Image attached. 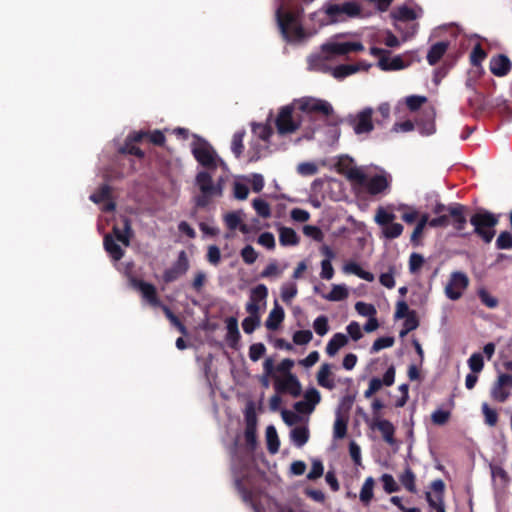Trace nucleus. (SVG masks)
Here are the masks:
<instances>
[{
  "instance_id": "1",
  "label": "nucleus",
  "mask_w": 512,
  "mask_h": 512,
  "mask_svg": "<svg viewBox=\"0 0 512 512\" xmlns=\"http://www.w3.org/2000/svg\"><path fill=\"white\" fill-rule=\"evenodd\" d=\"M364 50V46L359 41H331L321 46V51L318 54L309 57V67L312 70L327 72L332 71V75L336 79H344L360 70H367L370 65L364 63L357 64H341L331 69L327 62L333 60L338 56H345L350 53L360 52Z\"/></svg>"
},
{
  "instance_id": "2",
  "label": "nucleus",
  "mask_w": 512,
  "mask_h": 512,
  "mask_svg": "<svg viewBox=\"0 0 512 512\" xmlns=\"http://www.w3.org/2000/svg\"><path fill=\"white\" fill-rule=\"evenodd\" d=\"M302 9L284 11L280 6L276 10V18L279 29L283 37L288 40H302L305 37L304 29L301 25Z\"/></svg>"
},
{
  "instance_id": "3",
  "label": "nucleus",
  "mask_w": 512,
  "mask_h": 512,
  "mask_svg": "<svg viewBox=\"0 0 512 512\" xmlns=\"http://www.w3.org/2000/svg\"><path fill=\"white\" fill-rule=\"evenodd\" d=\"M473 226V234L480 238L483 243L489 244L496 235V226L499 223V215L488 210H480L474 213L470 219Z\"/></svg>"
},
{
  "instance_id": "4",
  "label": "nucleus",
  "mask_w": 512,
  "mask_h": 512,
  "mask_svg": "<svg viewBox=\"0 0 512 512\" xmlns=\"http://www.w3.org/2000/svg\"><path fill=\"white\" fill-rule=\"evenodd\" d=\"M195 181L201 192L200 195L195 197V205L198 208L207 207L214 196L222 195V186L219 183L214 184L209 170L198 172Z\"/></svg>"
},
{
  "instance_id": "5",
  "label": "nucleus",
  "mask_w": 512,
  "mask_h": 512,
  "mask_svg": "<svg viewBox=\"0 0 512 512\" xmlns=\"http://www.w3.org/2000/svg\"><path fill=\"white\" fill-rule=\"evenodd\" d=\"M195 140L191 143V153L196 161L206 170L214 171L217 169L218 155L211 144L205 139L194 135Z\"/></svg>"
},
{
  "instance_id": "6",
  "label": "nucleus",
  "mask_w": 512,
  "mask_h": 512,
  "mask_svg": "<svg viewBox=\"0 0 512 512\" xmlns=\"http://www.w3.org/2000/svg\"><path fill=\"white\" fill-rule=\"evenodd\" d=\"M301 117L295 112L293 105L280 108L275 120L277 132L280 135H288L296 132L301 126Z\"/></svg>"
},
{
  "instance_id": "7",
  "label": "nucleus",
  "mask_w": 512,
  "mask_h": 512,
  "mask_svg": "<svg viewBox=\"0 0 512 512\" xmlns=\"http://www.w3.org/2000/svg\"><path fill=\"white\" fill-rule=\"evenodd\" d=\"M324 11L331 22H338L345 20L347 17L358 16L361 13V8L358 3L348 1L328 4Z\"/></svg>"
},
{
  "instance_id": "8",
  "label": "nucleus",
  "mask_w": 512,
  "mask_h": 512,
  "mask_svg": "<svg viewBox=\"0 0 512 512\" xmlns=\"http://www.w3.org/2000/svg\"><path fill=\"white\" fill-rule=\"evenodd\" d=\"M468 285V276L463 272L455 271L451 274L449 282L445 287V294L450 300H458L462 297L463 291Z\"/></svg>"
},
{
  "instance_id": "9",
  "label": "nucleus",
  "mask_w": 512,
  "mask_h": 512,
  "mask_svg": "<svg viewBox=\"0 0 512 512\" xmlns=\"http://www.w3.org/2000/svg\"><path fill=\"white\" fill-rule=\"evenodd\" d=\"M298 109L306 114L320 113L329 116L333 113L332 106L324 100L305 97L297 101Z\"/></svg>"
},
{
  "instance_id": "10",
  "label": "nucleus",
  "mask_w": 512,
  "mask_h": 512,
  "mask_svg": "<svg viewBox=\"0 0 512 512\" xmlns=\"http://www.w3.org/2000/svg\"><path fill=\"white\" fill-rule=\"evenodd\" d=\"M189 260L184 250L180 251L177 260L163 273V281L171 283L185 275L189 269Z\"/></svg>"
},
{
  "instance_id": "11",
  "label": "nucleus",
  "mask_w": 512,
  "mask_h": 512,
  "mask_svg": "<svg viewBox=\"0 0 512 512\" xmlns=\"http://www.w3.org/2000/svg\"><path fill=\"white\" fill-rule=\"evenodd\" d=\"M512 388V375L500 374L491 388V397L500 403L505 402L510 396V389Z\"/></svg>"
},
{
  "instance_id": "12",
  "label": "nucleus",
  "mask_w": 512,
  "mask_h": 512,
  "mask_svg": "<svg viewBox=\"0 0 512 512\" xmlns=\"http://www.w3.org/2000/svg\"><path fill=\"white\" fill-rule=\"evenodd\" d=\"M351 163V158H341L336 164L337 171L340 174L345 175L349 181L355 182L358 185H363L366 182V174L358 167H352Z\"/></svg>"
},
{
  "instance_id": "13",
  "label": "nucleus",
  "mask_w": 512,
  "mask_h": 512,
  "mask_svg": "<svg viewBox=\"0 0 512 512\" xmlns=\"http://www.w3.org/2000/svg\"><path fill=\"white\" fill-rule=\"evenodd\" d=\"M372 114V108H365L355 118L350 120V124L356 134H365L373 130Z\"/></svg>"
},
{
  "instance_id": "14",
  "label": "nucleus",
  "mask_w": 512,
  "mask_h": 512,
  "mask_svg": "<svg viewBox=\"0 0 512 512\" xmlns=\"http://www.w3.org/2000/svg\"><path fill=\"white\" fill-rule=\"evenodd\" d=\"M277 393H288L293 397H299L302 392L301 383L294 374H288L284 379H277L275 382Z\"/></svg>"
},
{
  "instance_id": "15",
  "label": "nucleus",
  "mask_w": 512,
  "mask_h": 512,
  "mask_svg": "<svg viewBox=\"0 0 512 512\" xmlns=\"http://www.w3.org/2000/svg\"><path fill=\"white\" fill-rule=\"evenodd\" d=\"M468 208L460 203L450 204L449 220L450 224L458 232H462L467 224V212Z\"/></svg>"
},
{
  "instance_id": "16",
  "label": "nucleus",
  "mask_w": 512,
  "mask_h": 512,
  "mask_svg": "<svg viewBox=\"0 0 512 512\" xmlns=\"http://www.w3.org/2000/svg\"><path fill=\"white\" fill-rule=\"evenodd\" d=\"M489 69L497 77H504L512 69V63L505 54H497L490 59Z\"/></svg>"
},
{
  "instance_id": "17",
  "label": "nucleus",
  "mask_w": 512,
  "mask_h": 512,
  "mask_svg": "<svg viewBox=\"0 0 512 512\" xmlns=\"http://www.w3.org/2000/svg\"><path fill=\"white\" fill-rule=\"evenodd\" d=\"M391 17L397 22L395 24L396 29L399 31H402L403 24H405L407 26L408 22L416 20L419 17V15L417 14V12L414 9H412L406 5H403V6H399V7L395 8L391 12Z\"/></svg>"
},
{
  "instance_id": "18",
  "label": "nucleus",
  "mask_w": 512,
  "mask_h": 512,
  "mask_svg": "<svg viewBox=\"0 0 512 512\" xmlns=\"http://www.w3.org/2000/svg\"><path fill=\"white\" fill-rule=\"evenodd\" d=\"M132 284L134 288L141 292L143 298L146 299L151 306L157 307L161 305L156 287L153 284L137 279H133Z\"/></svg>"
},
{
  "instance_id": "19",
  "label": "nucleus",
  "mask_w": 512,
  "mask_h": 512,
  "mask_svg": "<svg viewBox=\"0 0 512 512\" xmlns=\"http://www.w3.org/2000/svg\"><path fill=\"white\" fill-rule=\"evenodd\" d=\"M480 108L483 110L486 108H492L502 116L507 118L512 117V102L510 103L508 100L502 97H496L488 101H482Z\"/></svg>"
},
{
  "instance_id": "20",
  "label": "nucleus",
  "mask_w": 512,
  "mask_h": 512,
  "mask_svg": "<svg viewBox=\"0 0 512 512\" xmlns=\"http://www.w3.org/2000/svg\"><path fill=\"white\" fill-rule=\"evenodd\" d=\"M362 186L366 188L369 194L377 195L389 188L390 181L385 175L376 174L370 179L366 177V182Z\"/></svg>"
},
{
  "instance_id": "21",
  "label": "nucleus",
  "mask_w": 512,
  "mask_h": 512,
  "mask_svg": "<svg viewBox=\"0 0 512 512\" xmlns=\"http://www.w3.org/2000/svg\"><path fill=\"white\" fill-rule=\"evenodd\" d=\"M372 429H377L382 434L383 440L389 444L394 445L396 440L394 438L395 427L394 425L386 419H375L371 424Z\"/></svg>"
},
{
  "instance_id": "22",
  "label": "nucleus",
  "mask_w": 512,
  "mask_h": 512,
  "mask_svg": "<svg viewBox=\"0 0 512 512\" xmlns=\"http://www.w3.org/2000/svg\"><path fill=\"white\" fill-rule=\"evenodd\" d=\"M226 329L227 333L225 339L228 346L232 349H237L241 335L238 328V321L235 317H229L226 320Z\"/></svg>"
},
{
  "instance_id": "23",
  "label": "nucleus",
  "mask_w": 512,
  "mask_h": 512,
  "mask_svg": "<svg viewBox=\"0 0 512 512\" xmlns=\"http://www.w3.org/2000/svg\"><path fill=\"white\" fill-rule=\"evenodd\" d=\"M285 317L284 309L278 304L277 300L274 303L273 309L270 311L265 326L268 330L275 331L279 328Z\"/></svg>"
},
{
  "instance_id": "24",
  "label": "nucleus",
  "mask_w": 512,
  "mask_h": 512,
  "mask_svg": "<svg viewBox=\"0 0 512 512\" xmlns=\"http://www.w3.org/2000/svg\"><path fill=\"white\" fill-rule=\"evenodd\" d=\"M449 48V42L447 41H440L435 44H433L427 53V62L434 66L436 65L440 59L444 56V54L447 52Z\"/></svg>"
},
{
  "instance_id": "25",
  "label": "nucleus",
  "mask_w": 512,
  "mask_h": 512,
  "mask_svg": "<svg viewBox=\"0 0 512 512\" xmlns=\"http://www.w3.org/2000/svg\"><path fill=\"white\" fill-rule=\"evenodd\" d=\"M113 234L119 242H121L125 246H129L130 238L133 235L130 220L127 217L123 218V228L121 229L117 226H114Z\"/></svg>"
},
{
  "instance_id": "26",
  "label": "nucleus",
  "mask_w": 512,
  "mask_h": 512,
  "mask_svg": "<svg viewBox=\"0 0 512 512\" xmlns=\"http://www.w3.org/2000/svg\"><path fill=\"white\" fill-rule=\"evenodd\" d=\"M375 480L373 477H367L361 487L359 499L364 506H369L374 497Z\"/></svg>"
},
{
  "instance_id": "27",
  "label": "nucleus",
  "mask_w": 512,
  "mask_h": 512,
  "mask_svg": "<svg viewBox=\"0 0 512 512\" xmlns=\"http://www.w3.org/2000/svg\"><path fill=\"white\" fill-rule=\"evenodd\" d=\"M348 343V337L343 333H335L326 346V353L334 356L342 347Z\"/></svg>"
},
{
  "instance_id": "28",
  "label": "nucleus",
  "mask_w": 512,
  "mask_h": 512,
  "mask_svg": "<svg viewBox=\"0 0 512 512\" xmlns=\"http://www.w3.org/2000/svg\"><path fill=\"white\" fill-rule=\"evenodd\" d=\"M299 241L300 238L294 229L284 226L279 228V242L282 246H295Z\"/></svg>"
},
{
  "instance_id": "29",
  "label": "nucleus",
  "mask_w": 512,
  "mask_h": 512,
  "mask_svg": "<svg viewBox=\"0 0 512 512\" xmlns=\"http://www.w3.org/2000/svg\"><path fill=\"white\" fill-rule=\"evenodd\" d=\"M104 248L115 261L121 260L124 256V250L110 235L104 237Z\"/></svg>"
},
{
  "instance_id": "30",
  "label": "nucleus",
  "mask_w": 512,
  "mask_h": 512,
  "mask_svg": "<svg viewBox=\"0 0 512 512\" xmlns=\"http://www.w3.org/2000/svg\"><path fill=\"white\" fill-rule=\"evenodd\" d=\"M348 421V415L336 413V419L333 426V436L335 439H343L346 436Z\"/></svg>"
},
{
  "instance_id": "31",
  "label": "nucleus",
  "mask_w": 512,
  "mask_h": 512,
  "mask_svg": "<svg viewBox=\"0 0 512 512\" xmlns=\"http://www.w3.org/2000/svg\"><path fill=\"white\" fill-rule=\"evenodd\" d=\"M234 487L237 490V492L240 494L243 502L252 505L254 508V495L251 489L247 488L244 484V478L243 477H236L234 480Z\"/></svg>"
},
{
  "instance_id": "32",
  "label": "nucleus",
  "mask_w": 512,
  "mask_h": 512,
  "mask_svg": "<svg viewBox=\"0 0 512 512\" xmlns=\"http://www.w3.org/2000/svg\"><path fill=\"white\" fill-rule=\"evenodd\" d=\"M330 369L331 366L328 363L322 364L317 373V382L321 387L332 390L335 384L333 380L328 379L331 374Z\"/></svg>"
},
{
  "instance_id": "33",
  "label": "nucleus",
  "mask_w": 512,
  "mask_h": 512,
  "mask_svg": "<svg viewBox=\"0 0 512 512\" xmlns=\"http://www.w3.org/2000/svg\"><path fill=\"white\" fill-rule=\"evenodd\" d=\"M379 67L384 71L400 70L405 67V64L400 56H395L392 59L383 56L379 60Z\"/></svg>"
},
{
  "instance_id": "34",
  "label": "nucleus",
  "mask_w": 512,
  "mask_h": 512,
  "mask_svg": "<svg viewBox=\"0 0 512 512\" xmlns=\"http://www.w3.org/2000/svg\"><path fill=\"white\" fill-rule=\"evenodd\" d=\"M224 221L230 230L239 229L242 233H248V226L241 223V218L237 212H229L225 215Z\"/></svg>"
},
{
  "instance_id": "35",
  "label": "nucleus",
  "mask_w": 512,
  "mask_h": 512,
  "mask_svg": "<svg viewBox=\"0 0 512 512\" xmlns=\"http://www.w3.org/2000/svg\"><path fill=\"white\" fill-rule=\"evenodd\" d=\"M266 441L268 451L271 454L277 453L280 447V441L276 428L273 425H269L266 428Z\"/></svg>"
},
{
  "instance_id": "36",
  "label": "nucleus",
  "mask_w": 512,
  "mask_h": 512,
  "mask_svg": "<svg viewBox=\"0 0 512 512\" xmlns=\"http://www.w3.org/2000/svg\"><path fill=\"white\" fill-rule=\"evenodd\" d=\"M290 436L297 447H302L309 440V430L304 426L295 427L291 430Z\"/></svg>"
},
{
  "instance_id": "37",
  "label": "nucleus",
  "mask_w": 512,
  "mask_h": 512,
  "mask_svg": "<svg viewBox=\"0 0 512 512\" xmlns=\"http://www.w3.org/2000/svg\"><path fill=\"white\" fill-rule=\"evenodd\" d=\"M401 484L404 486V488L409 491L410 493H416V477L414 472L411 470V468H407L400 476L399 478Z\"/></svg>"
},
{
  "instance_id": "38",
  "label": "nucleus",
  "mask_w": 512,
  "mask_h": 512,
  "mask_svg": "<svg viewBox=\"0 0 512 512\" xmlns=\"http://www.w3.org/2000/svg\"><path fill=\"white\" fill-rule=\"evenodd\" d=\"M322 297L329 301H342L348 297V290L344 285H333L330 293Z\"/></svg>"
},
{
  "instance_id": "39",
  "label": "nucleus",
  "mask_w": 512,
  "mask_h": 512,
  "mask_svg": "<svg viewBox=\"0 0 512 512\" xmlns=\"http://www.w3.org/2000/svg\"><path fill=\"white\" fill-rule=\"evenodd\" d=\"M252 131L255 136L264 142H268L270 137L273 135V129L269 124H253Z\"/></svg>"
},
{
  "instance_id": "40",
  "label": "nucleus",
  "mask_w": 512,
  "mask_h": 512,
  "mask_svg": "<svg viewBox=\"0 0 512 512\" xmlns=\"http://www.w3.org/2000/svg\"><path fill=\"white\" fill-rule=\"evenodd\" d=\"M495 246L498 250L512 249V233L508 230L501 231L496 238Z\"/></svg>"
},
{
  "instance_id": "41",
  "label": "nucleus",
  "mask_w": 512,
  "mask_h": 512,
  "mask_svg": "<svg viewBox=\"0 0 512 512\" xmlns=\"http://www.w3.org/2000/svg\"><path fill=\"white\" fill-rule=\"evenodd\" d=\"M486 57V51L483 49L480 43H477L470 53V63L474 67H479Z\"/></svg>"
},
{
  "instance_id": "42",
  "label": "nucleus",
  "mask_w": 512,
  "mask_h": 512,
  "mask_svg": "<svg viewBox=\"0 0 512 512\" xmlns=\"http://www.w3.org/2000/svg\"><path fill=\"white\" fill-rule=\"evenodd\" d=\"M244 136H245V131L241 130V131H237L236 133H234V135L232 137L231 150L236 158H239L243 153V150H244L243 138H244Z\"/></svg>"
},
{
  "instance_id": "43",
  "label": "nucleus",
  "mask_w": 512,
  "mask_h": 512,
  "mask_svg": "<svg viewBox=\"0 0 512 512\" xmlns=\"http://www.w3.org/2000/svg\"><path fill=\"white\" fill-rule=\"evenodd\" d=\"M111 197V188L107 184H103L96 192L90 195V200L96 204L102 203Z\"/></svg>"
},
{
  "instance_id": "44",
  "label": "nucleus",
  "mask_w": 512,
  "mask_h": 512,
  "mask_svg": "<svg viewBox=\"0 0 512 512\" xmlns=\"http://www.w3.org/2000/svg\"><path fill=\"white\" fill-rule=\"evenodd\" d=\"M477 295L483 305L488 308H496L499 304V301L496 297L492 296L485 288H480L477 291Z\"/></svg>"
},
{
  "instance_id": "45",
  "label": "nucleus",
  "mask_w": 512,
  "mask_h": 512,
  "mask_svg": "<svg viewBox=\"0 0 512 512\" xmlns=\"http://www.w3.org/2000/svg\"><path fill=\"white\" fill-rule=\"evenodd\" d=\"M119 153L133 155L140 159L145 156L144 151L128 139H126L124 145L119 148Z\"/></svg>"
},
{
  "instance_id": "46",
  "label": "nucleus",
  "mask_w": 512,
  "mask_h": 512,
  "mask_svg": "<svg viewBox=\"0 0 512 512\" xmlns=\"http://www.w3.org/2000/svg\"><path fill=\"white\" fill-rule=\"evenodd\" d=\"M252 205L260 217L269 218L271 216L270 205L265 200L256 198L253 200Z\"/></svg>"
},
{
  "instance_id": "47",
  "label": "nucleus",
  "mask_w": 512,
  "mask_h": 512,
  "mask_svg": "<svg viewBox=\"0 0 512 512\" xmlns=\"http://www.w3.org/2000/svg\"><path fill=\"white\" fill-rule=\"evenodd\" d=\"M425 499L429 507L434 509L436 512H446L443 497H435L431 492H426Z\"/></svg>"
},
{
  "instance_id": "48",
  "label": "nucleus",
  "mask_w": 512,
  "mask_h": 512,
  "mask_svg": "<svg viewBox=\"0 0 512 512\" xmlns=\"http://www.w3.org/2000/svg\"><path fill=\"white\" fill-rule=\"evenodd\" d=\"M298 289L295 283H285L281 286V298L283 302L289 304L297 295Z\"/></svg>"
},
{
  "instance_id": "49",
  "label": "nucleus",
  "mask_w": 512,
  "mask_h": 512,
  "mask_svg": "<svg viewBox=\"0 0 512 512\" xmlns=\"http://www.w3.org/2000/svg\"><path fill=\"white\" fill-rule=\"evenodd\" d=\"M418 326L419 320L417 318L416 312L412 310L411 313L405 317L404 329L400 332V336H405L408 332L417 329Z\"/></svg>"
},
{
  "instance_id": "50",
  "label": "nucleus",
  "mask_w": 512,
  "mask_h": 512,
  "mask_svg": "<svg viewBox=\"0 0 512 512\" xmlns=\"http://www.w3.org/2000/svg\"><path fill=\"white\" fill-rule=\"evenodd\" d=\"M403 229L404 228L402 224L391 222L388 225L384 226L383 234L384 237L387 239H395L402 234Z\"/></svg>"
},
{
  "instance_id": "51",
  "label": "nucleus",
  "mask_w": 512,
  "mask_h": 512,
  "mask_svg": "<svg viewBox=\"0 0 512 512\" xmlns=\"http://www.w3.org/2000/svg\"><path fill=\"white\" fill-rule=\"evenodd\" d=\"M268 296V288L264 284H258L251 289L250 300L254 302L265 301Z\"/></svg>"
},
{
  "instance_id": "52",
  "label": "nucleus",
  "mask_w": 512,
  "mask_h": 512,
  "mask_svg": "<svg viewBox=\"0 0 512 512\" xmlns=\"http://www.w3.org/2000/svg\"><path fill=\"white\" fill-rule=\"evenodd\" d=\"M381 481L383 483L384 491L388 494L397 492L400 489L399 485L397 484V482L395 481L391 474H383L381 476Z\"/></svg>"
},
{
  "instance_id": "53",
  "label": "nucleus",
  "mask_w": 512,
  "mask_h": 512,
  "mask_svg": "<svg viewBox=\"0 0 512 512\" xmlns=\"http://www.w3.org/2000/svg\"><path fill=\"white\" fill-rule=\"evenodd\" d=\"M313 328L319 336H324L329 331L328 318L325 315L318 316L313 322Z\"/></svg>"
},
{
  "instance_id": "54",
  "label": "nucleus",
  "mask_w": 512,
  "mask_h": 512,
  "mask_svg": "<svg viewBox=\"0 0 512 512\" xmlns=\"http://www.w3.org/2000/svg\"><path fill=\"white\" fill-rule=\"evenodd\" d=\"M395 340L393 337L386 336L376 339L371 347V353L379 352L382 349L393 346Z\"/></svg>"
},
{
  "instance_id": "55",
  "label": "nucleus",
  "mask_w": 512,
  "mask_h": 512,
  "mask_svg": "<svg viewBox=\"0 0 512 512\" xmlns=\"http://www.w3.org/2000/svg\"><path fill=\"white\" fill-rule=\"evenodd\" d=\"M469 368L473 373H479L484 367L483 356L480 353H473L468 359Z\"/></svg>"
},
{
  "instance_id": "56",
  "label": "nucleus",
  "mask_w": 512,
  "mask_h": 512,
  "mask_svg": "<svg viewBox=\"0 0 512 512\" xmlns=\"http://www.w3.org/2000/svg\"><path fill=\"white\" fill-rule=\"evenodd\" d=\"M245 442L250 451H254L257 445L256 427H246L244 432Z\"/></svg>"
},
{
  "instance_id": "57",
  "label": "nucleus",
  "mask_w": 512,
  "mask_h": 512,
  "mask_svg": "<svg viewBox=\"0 0 512 512\" xmlns=\"http://www.w3.org/2000/svg\"><path fill=\"white\" fill-rule=\"evenodd\" d=\"M260 325V316H248L242 321V328L246 334H251Z\"/></svg>"
},
{
  "instance_id": "58",
  "label": "nucleus",
  "mask_w": 512,
  "mask_h": 512,
  "mask_svg": "<svg viewBox=\"0 0 512 512\" xmlns=\"http://www.w3.org/2000/svg\"><path fill=\"white\" fill-rule=\"evenodd\" d=\"M313 338V334L310 330H298L293 334V342L296 345H306Z\"/></svg>"
},
{
  "instance_id": "59",
  "label": "nucleus",
  "mask_w": 512,
  "mask_h": 512,
  "mask_svg": "<svg viewBox=\"0 0 512 512\" xmlns=\"http://www.w3.org/2000/svg\"><path fill=\"white\" fill-rule=\"evenodd\" d=\"M482 411L485 418V423L491 427L495 426L498 422V414L497 412L490 408L487 403L482 405Z\"/></svg>"
},
{
  "instance_id": "60",
  "label": "nucleus",
  "mask_w": 512,
  "mask_h": 512,
  "mask_svg": "<svg viewBox=\"0 0 512 512\" xmlns=\"http://www.w3.org/2000/svg\"><path fill=\"white\" fill-rule=\"evenodd\" d=\"M424 264V257L419 253H412L409 257V271L412 274L417 273Z\"/></svg>"
},
{
  "instance_id": "61",
  "label": "nucleus",
  "mask_w": 512,
  "mask_h": 512,
  "mask_svg": "<svg viewBox=\"0 0 512 512\" xmlns=\"http://www.w3.org/2000/svg\"><path fill=\"white\" fill-rule=\"evenodd\" d=\"M394 219L395 215L393 213H388L382 207L378 208L375 215L376 223H378L381 226H386L389 223L393 222Z\"/></svg>"
},
{
  "instance_id": "62",
  "label": "nucleus",
  "mask_w": 512,
  "mask_h": 512,
  "mask_svg": "<svg viewBox=\"0 0 512 512\" xmlns=\"http://www.w3.org/2000/svg\"><path fill=\"white\" fill-rule=\"evenodd\" d=\"M355 309L356 311L361 315V316H366V317H372V316H375L377 311H376V308L374 307V305L372 304H368V303H365V302H357L355 304Z\"/></svg>"
},
{
  "instance_id": "63",
  "label": "nucleus",
  "mask_w": 512,
  "mask_h": 512,
  "mask_svg": "<svg viewBox=\"0 0 512 512\" xmlns=\"http://www.w3.org/2000/svg\"><path fill=\"white\" fill-rule=\"evenodd\" d=\"M304 399L315 409L316 405L321 401V395L316 388L311 387L305 391Z\"/></svg>"
},
{
  "instance_id": "64",
  "label": "nucleus",
  "mask_w": 512,
  "mask_h": 512,
  "mask_svg": "<svg viewBox=\"0 0 512 512\" xmlns=\"http://www.w3.org/2000/svg\"><path fill=\"white\" fill-rule=\"evenodd\" d=\"M266 352L263 343H254L249 347V357L253 362L258 361Z\"/></svg>"
}]
</instances>
